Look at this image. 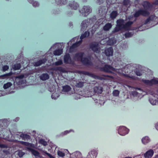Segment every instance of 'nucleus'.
Instances as JSON below:
<instances>
[{
  "label": "nucleus",
  "mask_w": 158,
  "mask_h": 158,
  "mask_svg": "<svg viewBox=\"0 0 158 158\" xmlns=\"http://www.w3.org/2000/svg\"><path fill=\"white\" fill-rule=\"evenodd\" d=\"M92 10L89 6H84L79 12L82 14L84 16H87L91 11Z\"/></svg>",
  "instance_id": "20e7f679"
},
{
  "label": "nucleus",
  "mask_w": 158,
  "mask_h": 158,
  "mask_svg": "<svg viewBox=\"0 0 158 158\" xmlns=\"http://www.w3.org/2000/svg\"><path fill=\"white\" fill-rule=\"evenodd\" d=\"M154 154V151L150 149L147 151L144 154L145 158H151Z\"/></svg>",
  "instance_id": "ddd939ff"
},
{
  "label": "nucleus",
  "mask_w": 158,
  "mask_h": 158,
  "mask_svg": "<svg viewBox=\"0 0 158 158\" xmlns=\"http://www.w3.org/2000/svg\"><path fill=\"white\" fill-rule=\"evenodd\" d=\"M113 50L112 47H110L106 49L104 51L105 55L107 56H112L113 55Z\"/></svg>",
  "instance_id": "6e6552de"
},
{
  "label": "nucleus",
  "mask_w": 158,
  "mask_h": 158,
  "mask_svg": "<svg viewBox=\"0 0 158 158\" xmlns=\"http://www.w3.org/2000/svg\"><path fill=\"white\" fill-rule=\"evenodd\" d=\"M88 22L87 20H85L83 21L81 23V30H84L86 28L88 27V24H87Z\"/></svg>",
  "instance_id": "4be33fe9"
},
{
  "label": "nucleus",
  "mask_w": 158,
  "mask_h": 158,
  "mask_svg": "<svg viewBox=\"0 0 158 158\" xmlns=\"http://www.w3.org/2000/svg\"><path fill=\"white\" fill-rule=\"evenodd\" d=\"M134 22L128 21L124 24V29L126 30H128L131 27V25Z\"/></svg>",
  "instance_id": "dca6fc26"
},
{
  "label": "nucleus",
  "mask_w": 158,
  "mask_h": 158,
  "mask_svg": "<svg viewBox=\"0 0 158 158\" xmlns=\"http://www.w3.org/2000/svg\"><path fill=\"white\" fill-rule=\"evenodd\" d=\"M24 77V75L23 74H21L18 76L17 77V78L19 79H22Z\"/></svg>",
  "instance_id": "5fc2aeb1"
},
{
  "label": "nucleus",
  "mask_w": 158,
  "mask_h": 158,
  "mask_svg": "<svg viewBox=\"0 0 158 158\" xmlns=\"http://www.w3.org/2000/svg\"><path fill=\"white\" fill-rule=\"evenodd\" d=\"M82 73L85 75L89 76L94 78L98 79L99 78V77L98 76L96 75L94 73H89L88 71H82Z\"/></svg>",
  "instance_id": "2eb2a0df"
},
{
  "label": "nucleus",
  "mask_w": 158,
  "mask_h": 158,
  "mask_svg": "<svg viewBox=\"0 0 158 158\" xmlns=\"http://www.w3.org/2000/svg\"><path fill=\"white\" fill-rule=\"evenodd\" d=\"M28 149L34 156H39L40 153L38 151L31 148H28Z\"/></svg>",
  "instance_id": "412c9836"
},
{
  "label": "nucleus",
  "mask_w": 158,
  "mask_h": 158,
  "mask_svg": "<svg viewBox=\"0 0 158 158\" xmlns=\"http://www.w3.org/2000/svg\"><path fill=\"white\" fill-rule=\"evenodd\" d=\"M129 130L124 126L120 127L118 129V133L121 135H124L128 133Z\"/></svg>",
  "instance_id": "423d86ee"
},
{
  "label": "nucleus",
  "mask_w": 158,
  "mask_h": 158,
  "mask_svg": "<svg viewBox=\"0 0 158 158\" xmlns=\"http://www.w3.org/2000/svg\"><path fill=\"white\" fill-rule=\"evenodd\" d=\"M9 69V67L7 65H4L2 67V70L3 72H5L7 70Z\"/></svg>",
  "instance_id": "49530a36"
},
{
  "label": "nucleus",
  "mask_w": 158,
  "mask_h": 158,
  "mask_svg": "<svg viewBox=\"0 0 158 158\" xmlns=\"http://www.w3.org/2000/svg\"><path fill=\"white\" fill-rule=\"evenodd\" d=\"M12 85V84L10 82H8L5 84L3 85V88L5 89H6L10 87Z\"/></svg>",
  "instance_id": "72a5a7b5"
},
{
  "label": "nucleus",
  "mask_w": 158,
  "mask_h": 158,
  "mask_svg": "<svg viewBox=\"0 0 158 158\" xmlns=\"http://www.w3.org/2000/svg\"><path fill=\"white\" fill-rule=\"evenodd\" d=\"M39 142L40 143L42 144L44 146H46L47 144V143L43 139H40L39 140Z\"/></svg>",
  "instance_id": "09e8293b"
},
{
  "label": "nucleus",
  "mask_w": 158,
  "mask_h": 158,
  "mask_svg": "<svg viewBox=\"0 0 158 158\" xmlns=\"http://www.w3.org/2000/svg\"><path fill=\"white\" fill-rule=\"evenodd\" d=\"M119 94V91L117 90H114L113 91V94L114 96H118Z\"/></svg>",
  "instance_id": "37998d69"
},
{
  "label": "nucleus",
  "mask_w": 158,
  "mask_h": 158,
  "mask_svg": "<svg viewBox=\"0 0 158 158\" xmlns=\"http://www.w3.org/2000/svg\"><path fill=\"white\" fill-rule=\"evenodd\" d=\"M3 152L5 153H7L8 152V151L7 150H3Z\"/></svg>",
  "instance_id": "0e129e2a"
},
{
  "label": "nucleus",
  "mask_w": 158,
  "mask_h": 158,
  "mask_svg": "<svg viewBox=\"0 0 158 158\" xmlns=\"http://www.w3.org/2000/svg\"><path fill=\"white\" fill-rule=\"evenodd\" d=\"M2 122L3 124V125H2V127H3V128L7 127L8 125V123L7 119H3L2 120Z\"/></svg>",
  "instance_id": "a878e982"
},
{
  "label": "nucleus",
  "mask_w": 158,
  "mask_h": 158,
  "mask_svg": "<svg viewBox=\"0 0 158 158\" xmlns=\"http://www.w3.org/2000/svg\"><path fill=\"white\" fill-rule=\"evenodd\" d=\"M40 78L42 81H45L49 78V76L47 73H44L40 75Z\"/></svg>",
  "instance_id": "f3484780"
},
{
  "label": "nucleus",
  "mask_w": 158,
  "mask_h": 158,
  "mask_svg": "<svg viewBox=\"0 0 158 158\" xmlns=\"http://www.w3.org/2000/svg\"><path fill=\"white\" fill-rule=\"evenodd\" d=\"M100 70L101 71L111 73L113 70V68L109 65L106 64L103 67H100Z\"/></svg>",
  "instance_id": "39448f33"
},
{
  "label": "nucleus",
  "mask_w": 158,
  "mask_h": 158,
  "mask_svg": "<svg viewBox=\"0 0 158 158\" xmlns=\"http://www.w3.org/2000/svg\"><path fill=\"white\" fill-rule=\"evenodd\" d=\"M50 158H55L53 156L51 155L49 156Z\"/></svg>",
  "instance_id": "680f3d73"
},
{
  "label": "nucleus",
  "mask_w": 158,
  "mask_h": 158,
  "mask_svg": "<svg viewBox=\"0 0 158 158\" xmlns=\"http://www.w3.org/2000/svg\"><path fill=\"white\" fill-rule=\"evenodd\" d=\"M57 5L62 6L66 4L68 2V0H60L59 1H56Z\"/></svg>",
  "instance_id": "b1692460"
},
{
  "label": "nucleus",
  "mask_w": 158,
  "mask_h": 158,
  "mask_svg": "<svg viewBox=\"0 0 158 158\" xmlns=\"http://www.w3.org/2000/svg\"><path fill=\"white\" fill-rule=\"evenodd\" d=\"M91 154H94L96 156H97V152L95 151H91Z\"/></svg>",
  "instance_id": "6e6d98bb"
},
{
  "label": "nucleus",
  "mask_w": 158,
  "mask_h": 158,
  "mask_svg": "<svg viewBox=\"0 0 158 158\" xmlns=\"http://www.w3.org/2000/svg\"><path fill=\"white\" fill-rule=\"evenodd\" d=\"M156 80L155 79H152L151 80H149V85H152L153 84H156Z\"/></svg>",
  "instance_id": "a18cd8bd"
},
{
  "label": "nucleus",
  "mask_w": 158,
  "mask_h": 158,
  "mask_svg": "<svg viewBox=\"0 0 158 158\" xmlns=\"http://www.w3.org/2000/svg\"><path fill=\"white\" fill-rule=\"evenodd\" d=\"M59 96V94L57 93H53L52 94L51 97L52 99H56Z\"/></svg>",
  "instance_id": "58836bf2"
},
{
  "label": "nucleus",
  "mask_w": 158,
  "mask_h": 158,
  "mask_svg": "<svg viewBox=\"0 0 158 158\" xmlns=\"http://www.w3.org/2000/svg\"><path fill=\"white\" fill-rule=\"evenodd\" d=\"M142 141L143 144H145L150 141V139L148 136H146L142 139Z\"/></svg>",
  "instance_id": "bb28decb"
},
{
  "label": "nucleus",
  "mask_w": 158,
  "mask_h": 158,
  "mask_svg": "<svg viewBox=\"0 0 158 158\" xmlns=\"http://www.w3.org/2000/svg\"><path fill=\"white\" fill-rule=\"evenodd\" d=\"M82 42L81 40L79 41L78 42H77L75 43L74 44H73L71 46V48H77L78 46H79L80 44Z\"/></svg>",
  "instance_id": "2f4dec72"
},
{
  "label": "nucleus",
  "mask_w": 158,
  "mask_h": 158,
  "mask_svg": "<svg viewBox=\"0 0 158 158\" xmlns=\"http://www.w3.org/2000/svg\"><path fill=\"white\" fill-rule=\"evenodd\" d=\"M0 148H8L7 146L5 144H0Z\"/></svg>",
  "instance_id": "8fccbe9b"
},
{
  "label": "nucleus",
  "mask_w": 158,
  "mask_h": 158,
  "mask_svg": "<svg viewBox=\"0 0 158 158\" xmlns=\"http://www.w3.org/2000/svg\"><path fill=\"white\" fill-rule=\"evenodd\" d=\"M64 60L65 64H70L71 63L72 59L69 53H67L64 56Z\"/></svg>",
  "instance_id": "9d476101"
},
{
  "label": "nucleus",
  "mask_w": 158,
  "mask_h": 158,
  "mask_svg": "<svg viewBox=\"0 0 158 158\" xmlns=\"http://www.w3.org/2000/svg\"><path fill=\"white\" fill-rule=\"evenodd\" d=\"M155 16L151 15L148 17L145 20V23L147 24L151 21H153Z\"/></svg>",
  "instance_id": "7c9ffc66"
},
{
  "label": "nucleus",
  "mask_w": 158,
  "mask_h": 158,
  "mask_svg": "<svg viewBox=\"0 0 158 158\" xmlns=\"http://www.w3.org/2000/svg\"><path fill=\"white\" fill-rule=\"evenodd\" d=\"M118 15V12L116 10L113 11L110 14V17L112 19H115Z\"/></svg>",
  "instance_id": "6ab92c4d"
},
{
  "label": "nucleus",
  "mask_w": 158,
  "mask_h": 158,
  "mask_svg": "<svg viewBox=\"0 0 158 158\" xmlns=\"http://www.w3.org/2000/svg\"><path fill=\"white\" fill-rule=\"evenodd\" d=\"M47 61V59L46 58H43L39 61L35 62L34 65L35 66H39L43 64H44Z\"/></svg>",
  "instance_id": "9b49d317"
},
{
  "label": "nucleus",
  "mask_w": 158,
  "mask_h": 158,
  "mask_svg": "<svg viewBox=\"0 0 158 158\" xmlns=\"http://www.w3.org/2000/svg\"><path fill=\"white\" fill-rule=\"evenodd\" d=\"M155 127L156 129L158 130V123L156 125Z\"/></svg>",
  "instance_id": "052dcab7"
},
{
  "label": "nucleus",
  "mask_w": 158,
  "mask_h": 158,
  "mask_svg": "<svg viewBox=\"0 0 158 158\" xmlns=\"http://www.w3.org/2000/svg\"><path fill=\"white\" fill-rule=\"evenodd\" d=\"M84 53L83 52H79L76 53L74 56V59L77 60V61H80L83 58Z\"/></svg>",
  "instance_id": "1a4fd4ad"
},
{
  "label": "nucleus",
  "mask_w": 158,
  "mask_h": 158,
  "mask_svg": "<svg viewBox=\"0 0 158 158\" xmlns=\"http://www.w3.org/2000/svg\"><path fill=\"white\" fill-rule=\"evenodd\" d=\"M156 84H158V80H156Z\"/></svg>",
  "instance_id": "774afa93"
},
{
  "label": "nucleus",
  "mask_w": 158,
  "mask_h": 158,
  "mask_svg": "<svg viewBox=\"0 0 158 158\" xmlns=\"http://www.w3.org/2000/svg\"><path fill=\"white\" fill-rule=\"evenodd\" d=\"M21 67V65L20 64L18 63L15 64L13 67V69L14 70H17L20 69Z\"/></svg>",
  "instance_id": "c9c22d12"
},
{
  "label": "nucleus",
  "mask_w": 158,
  "mask_h": 158,
  "mask_svg": "<svg viewBox=\"0 0 158 158\" xmlns=\"http://www.w3.org/2000/svg\"><path fill=\"white\" fill-rule=\"evenodd\" d=\"M20 137L24 140H27L30 139V136L27 134H22L20 135Z\"/></svg>",
  "instance_id": "cd10ccee"
},
{
  "label": "nucleus",
  "mask_w": 158,
  "mask_h": 158,
  "mask_svg": "<svg viewBox=\"0 0 158 158\" xmlns=\"http://www.w3.org/2000/svg\"><path fill=\"white\" fill-rule=\"evenodd\" d=\"M124 21L123 19H119L116 21V26L112 31V32L115 33L124 29Z\"/></svg>",
  "instance_id": "f03ea898"
},
{
  "label": "nucleus",
  "mask_w": 158,
  "mask_h": 158,
  "mask_svg": "<svg viewBox=\"0 0 158 158\" xmlns=\"http://www.w3.org/2000/svg\"><path fill=\"white\" fill-rule=\"evenodd\" d=\"M69 132L68 131H65V133L66 134H67V133H69Z\"/></svg>",
  "instance_id": "69168bd1"
},
{
  "label": "nucleus",
  "mask_w": 158,
  "mask_h": 158,
  "mask_svg": "<svg viewBox=\"0 0 158 158\" xmlns=\"http://www.w3.org/2000/svg\"><path fill=\"white\" fill-rule=\"evenodd\" d=\"M141 4L144 9H139L135 11L133 14V16L136 19L135 21L141 15L148 17L150 14L148 10H151L152 7V5L151 3L148 1H145L143 2Z\"/></svg>",
  "instance_id": "f257e3e1"
},
{
  "label": "nucleus",
  "mask_w": 158,
  "mask_h": 158,
  "mask_svg": "<svg viewBox=\"0 0 158 158\" xmlns=\"http://www.w3.org/2000/svg\"><path fill=\"white\" fill-rule=\"evenodd\" d=\"M20 143L23 145H24L25 146H30L31 144L30 143L26 142H24V141H20Z\"/></svg>",
  "instance_id": "c03bdc74"
},
{
  "label": "nucleus",
  "mask_w": 158,
  "mask_h": 158,
  "mask_svg": "<svg viewBox=\"0 0 158 158\" xmlns=\"http://www.w3.org/2000/svg\"><path fill=\"white\" fill-rule=\"evenodd\" d=\"M44 153L46 154L47 156H49L51 155V154L47 152L46 151H45L44 152Z\"/></svg>",
  "instance_id": "13d9d810"
},
{
  "label": "nucleus",
  "mask_w": 158,
  "mask_h": 158,
  "mask_svg": "<svg viewBox=\"0 0 158 158\" xmlns=\"http://www.w3.org/2000/svg\"><path fill=\"white\" fill-rule=\"evenodd\" d=\"M18 154L19 157H21L24 155V153L20 151L19 152Z\"/></svg>",
  "instance_id": "603ef678"
},
{
  "label": "nucleus",
  "mask_w": 158,
  "mask_h": 158,
  "mask_svg": "<svg viewBox=\"0 0 158 158\" xmlns=\"http://www.w3.org/2000/svg\"><path fill=\"white\" fill-rule=\"evenodd\" d=\"M90 34V32L88 31H85L83 34H82L80 37L81 40L86 37H88Z\"/></svg>",
  "instance_id": "5701e85b"
},
{
  "label": "nucleus",
  "mask_w": 158,
  "mask_h": 158,
  "mask_svg": "<svg viewBox=\"0 0 158 158\" xmlns=\"http://www.w3.org/2000/svg\"><path fill=\"white\" fill-rule=\"evenodd\" d=\"M143 82L144 83L146 84L149 85V80H143Z\"/></svg>",
  "instance_id": "864d4df0"
},
{
  "label": "nucleus",
  "mask_w": 158,
  "mask_h": 158,
  "mask_svg": "<svg viewBox=\"0 0 158 158\" xmlns=\"http://www.w3.org/2000/svg\"><path fill=\"white\" fill-rule=\"evenodd\" d=\"M28 1L30 3H32L34 6H38L39 5V4L38 2L34 1V0H28Z\"/></svg>",
  "instance_id": "c756f323"
},
{
  "label": "nucleus",
  "mask_w": 158,
  "mask_h": 158,
  "mask_svg": "<svg viewBox=\"0 0 158 158\" xmlns=\"http://www.w3.org/2000/svg\"><path fill=\"white\" fill-rule=\"evenodd\" d=\"M153 4L155 5H158V0H156L154 2Z\"/></svg>",
  "instance_id": "bf43d9fd"
},
{
  "label": "nucleus",
  "mask_w": 158,
  "mask_h": 158,
  "mask_svg": "<svg viewBox=\"0 0 158 158\" xmlns=\"http://www.w3.org/2000/svg\"><path fill=\"white\" fill-rule=\"evenodd\" d=\"M103 91V88L100 86H95L94 88V91L95 94H101Z\"/></svg>",
  "instance_id": "f8f14e48"
},
{
  "label": "nucleus",
  "mask_w": 158,
  "mask_h": 158,
  "mask_svg": "<svg viewBox=\"0 0 158 158\" xmlns=\"http://www.w3.org/2000/svg\"><path fill=\"white\" fill-rule=\"evenodd\" d=\"M84 85V82L79 81L76 84V86L78 88H81Z\"/></svg>",
  "instance_id": "a19ab883"
},
{
  "label": "nucleus",
  "mask_w": 158,
  "mask_h": 158,
  "mask_svg": "<svg viewBox=\"0 0 158 158\" xmlns=\"http://www.w3.org/2000/svg\"><path fill=\"white\" fill-rule=\"evenodd\" d=\"M81 61L84 65L88 66H92L93 65L92 62L91 61L90 57L89 59L86 57H83Z\"/></svg>",
  "instance_id": "0eeeda50"
},
{
  "label": "nucleus",
  "mask_w": 158,
  "mask_h": 158,
  "mask_svg": "<svg viewBox=\"0 0 158 158\" xmlns=\"http://www.w3.org/2000/svg\"><path fill=\"white\" fill-rule=\"evenodd\" d=\"M135 72L136 74L138 76H140L142 75L141 72L139 71L136 70Z\"/></svg>",
  "instance_id": "3c124183"
},
{
  "label": "nucleus",
  "mask_w": 158,
  "mask_h": 158,
  "mask_svg": "<svg viewBox=\"0 0 158 158\" xmlns=\"http://www.w3.org/2000/svg\"><path fill=\"white\" fill-rule=\"evenodd\" d=\"M89 46L94 52L98 53L100 52V48L98 42L95 41L91 42L89 44Z\"/></svg>",
  "instance_id": "7ed1b4c3"
},
{
  "label": "nucleus",
  "mask_w": 158,
  "mask_h": 158,
  "mask_svg": "<svg viewBox=\"0 0 158 158\" xmlns=\"http://www.w3.org/2000/svg\"><path fill=\"white\" fill-rule=\"evenodd\" d=\"M116 41V40L114 39H110L108 40V43L110 45H111L115 44Z\"/></svg>",
  "instance_id": "f704fd0d"
},
{
  "label": "nucleus",
  "mask_w": 158,
  "mask_h": 158,
  "mask_svg": "<svg viewBox=\"0 0 158 158\" xmlns=\"http://www.w3.org/2000/svg\"><path fill=\"white\" fill-rule=\"evenodd\" d=\"M130 0H123V3L124 6L127 7L130 4Z\"/></svg>",
  "instance_id": "e433bc0d"
},
{
  "label": "nucleus",
  "mask_w": 158,
  "mask_h": 158,
  "mask_svg": "<svg viewBox=\"0 0 158 158\" xmlns=\"http://www.w3.org/2000/svg\"><path fill=\"white\" fill-rule=\"evenodd\" d=\"M53 69L55 71H58L62 73H65L66 72L65 69L62 67H54Z\"/></svg>",
  "instance_id": "393cba45"
},
{
  "label": "nucleus",
  "mask_w": 158,
  "mask_h": 158,
  "mask_svg": "<svg viewBox=\"0 0 158 158\" xmlns=\"http://www.w3.org/2000/svg\"><path fill=\"white\" fill-rule=\"evenodd\" d=\"M16 120H15V121H16V120H17V121H18V120H19V118H16Z\"/></svg>",
  "instance_id": "338daca9"
},
{
  "label": "nucleus",
  "mask_w": 158,
  "mask_h": 158,
  "mask_svg": "<svg viewBox=\"0 0 158 158\" xmlns=\"http://www.w3.org/2000/svg\"><path fill=\"white\" fill-rule=\"evenodd\" d=\"M58 155L60 157H63L65 156L64 153L61 152L60 151H58L57 152Z\"/></svg>",
  "instance_id": "de8ad7c7"
},
{
  "label": "nucleus",
  "mask_w": 158,
  "mask_h": 158,
  "mask_svg": "<svg viewBox=\"0 0 158 158\" xmlns=\"http://www.w3.org/2000/svg\"><path fill=\"white\" fill-rule=\"evenodd\" d=\"M12 74L13 73L11 72L8 73L0 75V78L2 79L8 78L9 77L11 76Z\"/></svg>",
  "instance_id": "aec40b11"
},
{
  "label": "nucleus",
  "mask_w": 158,
  "mask_h": 158,
  "mask_svg": "<svg viewBox=\"0 0 158 158\" xmlns=\"http://www.w3.org/2000/svg\"><path fill=\"white\" fill-rule=\"evenodd\" d=\"M149 101L150 103L152 105H155L156 104V103L157 102V100L156 99H153L152 98H150L149 99Z\"/></svg>",
  "instance_id": "4c0bfd02"
},
{
  "label": "nucleus",
  "mask_w": 158,
  "mask_h": 158,
  "mask_svg": "<svg viewBox=\"0 0 158 158\" xmlns=\"http://www.w3.org/2000/svg\"><path fill=\"white\" fill-rule=\"evenodd\" d=\"M112 27L111 24L110 23H106L103 27V29L105 31H109Z\"/></svg>",
  "instance_id": "a211bd4d"
},
{
  "label": "nucleus",
  "mask_w": 158,
  "mask_h": 158,
  "mask_svg": "<svg viewBox=\"0 0 158 158\" xmlns=\"http://www.w3.org/2000/svg\"><path fill=\"white\" fill-rule=\"evenodd\" d=\"M71 89V87L68 85H65L63 87V90L65 92H68Z\"/></svg>",
  "instance_id": "473e14b6"
},
{
  "label": "nucleus",
  "mask_w": 158,
  "mask_h": 158,
  "mask_svg": "<svg viewBox=\"0 0 158 158\" xmlns=\"http://www.w3.org/2000/svg\"><path fill=\"white\" fill-rule=\"evenodd\" d=\"M133 35V34L131 32H128L124 34V36L126 38H129L131 37Z\"/></svg>",
  "instance_id": "ea45409f"
},
{
  "label": "nucleus",
  "mask_w": 158,
  "mask_h": 158,
  "mask_svg": "<svg viewBox=\"0 0 158 158\" xmlns=\"http://www.w3.org/2000/svg\"><path fill=\"white\" fill-rule=\"evenodd\" d=\"M69 6L70 7L71 9L74 10H77L79 6L78 4L74 1H73V2H70L69 4Z\"/></svg>",
  "instance_id": "4468645a"
},
{
  "label": "nucleus",
  "mask_w": 158,
  "mask_h": 158,
  "mask_svg": "<svg viewBox=\"0 0 158 158\" xmlns=\"http://www.w3.org/2000/svg\"><path fill=\"white\" fill-rule=\"evenodd\" d=\"M98 3L100 4V3H102L103 2L104 0H97Z\"/></svg>",
  "instance_id": "4d7b16f0"
},
{
  "label": "nucleus",
  "mask_w": 158,
  "mask_h": 158,
  "mask_svg": "<svg viewBox=\"0 0 158 158\" xmlns=\"http://www.w3.org/2000/svg\"><path fill=\"white\" fill-rule=\"evenodd\" d=\"M63 64V62L61 60H59L56 62L54 64L56 66H58L61 65Z\"/></svg>",
  "instance_id": "79ce46f5"
},
{
  "label": "nucleus",
  "mask_w": 158,
  "mask_h": 158,
  "mask_svg": "<svg viewBox=\"0 0 158 158\" xmlns=\"http://www.w3.org/2000/svg\"><path fill=\"white\" fill-rule=\"evenodd\" d=\"M132 18V17H131V16H130L129 17H128V19L129 20H130Z\"/></svg>",
  "instance_id": "e2e57ef3"
},
{
  "label": "nucleus",
  "mask_w": 158,
  "mask_h": 158,
  "mask_svg": "<svg viewBox=\"0 0 158 158\" xmlns=\"http://www.w3.org/2000/svg\"><path fill=\"white\" fill-rule=\"evenodd\" d=\"M63 53V49H59L55 50L54 52V54L55 55L59 56L61 54Z\"/></svg>",
  "instance_id": "c85d7f7f"
}]
</instances>
